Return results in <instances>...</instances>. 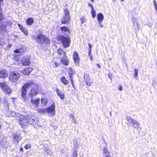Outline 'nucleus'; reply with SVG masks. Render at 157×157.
Instances as JSON below:
<instances>
[{
    "label": "nucleus",
    "instance_id": "1a4fd4ad",
    "mask_svg": "<svg viewBox=\"0 0 157 157\" xmlns=\"http://www.w3.org/2000/svg\"><path fill=\"white\" fill-rule=\"evenodd\" d=\"M60 38L64 48H66L70 46L71 42L68 37L63 36L61 37Z\"/></svg>",
    "mask_w": 157,
    "mask_h": 157
},
{
    "label": "nucleus",
    "instance_id": "5701e85b",
    "mask_svg": "<svg viewBox=\"0 0 157 157\" xmlns=\"http://www.w3.org/2000/svg\"><path fill=\"white\" fill-rule=\"evenodd\" d=\"M13 52L16 53V55H17L18 56H20L23 52V51L21 49H16L13 51Z\"/></svg>",
    "mask_w": 157,
    "mask_h": 157
},
{
    "label": "nucleus",
    "instance_id": "473e14b6",
    "mask_svg": "<svg viewBox=\"0 0 157 157\" xmlns=\"http://www.w3.org/2000/svg\"><path fill=\"white\" fill-rule=\"evenodd\" d=\"M6 27L5 25H1L0 27V30L1 31H6Z\"/></svg>",
    "mask_w": 157,
    "mask_h": 157
},
{
    "label": "nucleus",
    "instance_id": "ddd939ff",
    "mask_svg": "<svg viewBox=\"0 0 157 157\" xmlns=\"http://www.w3.org/2000/svg\"><path fill=\"white\" fill-rule=\"evenodd\" d=\"M23 65H28L29 64V57L25 56L22 59L21 61Z\"/></svg>",
    "mask_w": 157,
    "mask_h": 157
},
{
    "label": "nucleus",
    "instance_id": "20e7f679",
    "mask_svg": "<svg viewBox=\"0 0 157 157\" xmlns=\"http://www.w3.org/2000/svg\"><path fill=\"white\" fill-rule=\"evenodd\" d=\"M20 77V74L16 71H13L10 73L9 75V80L11 82H15Z\"/></svg>",
    "mask_w": 157,
    "mask_h": 157
},
{
    "label": "nucleus",
    "instance_id": "6e6552de",
    "mask_svg": "<svg viewBox=\"0 0 157 157\" xmlns=\"http://www.w3.org/2000/svg\"><path fill=\"white\" fill-rule=\"evenodd\" d=\"M20 124L23 127H26L29 124L28 120L27 117L22 115H21L19 119Z\"/></svg>",
    "mask_w": 157,
    "mask_h": 157
},
{
    "label": "nucleus",
    "instance_id": "a211bd4d",
    "mask_svg": "<svg viewBox=\"0 0 157 157\" xmlns=\"http://www.w3.org/2000/svg\"><path fill=\"white\" fill-rule=\"evenodd\" d=\"M104 19L103 14L101 13H99L97 14V19L98 22H102Z\"/></svg>",
    "mask_w": 157,
    "mask_h": 157
},
{
    "label": "nucleus",
    "instance_id": "bb28decb",
    "mask_svg": "<svg viewBox=\"0 0 157 157\" xmlns=\"http://www.w3.org/2000/svg\"><path fill=\"white\" fill-rule=\"evenodd\" d=\"M33 22V19L32 18H29L27 19L26 23L29 25H31Z\"/></svg>",
    "mask_w": 157,
    "mask_h": 157
},
{
    "label": "nucleus",
    "instance_id": "c03bdc74",
    "mask_svg": "<svg viewBox=\"0 0 157 157\" xmlns=\"http://www.w3.org/2000/svg\"><path fill=\"white\" fill-rule=\"evenodd\" d=\"M88 6H90L91 7V9H94V7L93 5L89 3L88 4Z\"/></svg>",
    "mask_w": 157,
    "mask_h": 157
},
{
    "label": "nucleus",
    "instance_id": "9d476101",
    "mask_svg": "<svg viewBox=\"0 0 157 157\" xmlns=\"http://www.w3.org/2000/svg\"><path fill=\"white\" fill-rule=\"evenodd\" d=\"M0 88L6 93L10 94L11 92L10 88L4 82L0 83Z\"/></svg>",
    "mask_w": 157,
    "mask_h": 157
},
{
    "label": "nucleus",
    "instance_id": "f257e3e1",
    "mask_svg": "<svg viewBox=\"0 0 157 157\" xmlns=\"http://www.w3.org/2000/svg\"><path fill=\"white\" fill-rule=\"evenodd\" d=\"M33 84V82L31 81L25 83L22 87L21 90V96L25 101H27L28 98L26 96L27 90L28 88L31 87Z\"/></svg>",
    "mask_w": 157,
    "mask_h": 157
},
{
    "label": "nucleus",
    "instance_id": "6ab92c4d",
    "mask_svg": "<svg viewBox=\"0 0 157 157\" xmlns=\"http://www.w3.org/2000/svg\"><path fill=\"white\" fill-rule=\"evenodd\" d=\"M61 59V63L65 65H67L69 63V62L68 61V59L65 56L62 57Z\"/></svg>",
    "mask_w": 157,
    "mask_h": 157
},
{
    "label": "nucleus",
    "instance_id": "5fc2aeb1",
    "mask_svg": "<svg viewBox=\"0 0 157 157\" xmlns=\"http://www.w3.org/2000/svg\"><path fill=\"white\" fill-rule=\"evenodd\" d=\"M90 59L92 60H93V57L92 55H90Z\"/></svg>",
    "mask_w": 157,
    "mask_h": 157
},
{
    "label": "nucleus",
    "instance_id": "864d4df0",
    "mask_svg": "<svg viewBox=\"0 0 157 157\" xmlns=\"http://www.w3.org/2000/svg\"><path fill=\"white\" fill-rule=\"evenodd\" d=\"M12 46V45L10 44H9L8 45V47L9 48H10Z\"/></svg>",
    "mask_w": 157,
    "mask_h": 157
},
{
    "label": "nucleus",
    "instance_id": "a878e982",
    "mask_svg": "<svg viewBox=\"0 0 157 157\" xmlns=\"http://www.w3.org/2000/svg\"><path fill=\"white\" fill-rule=\"evenodd\" d=\"M41 103L43 106H45L47 102L48 99L45 97L42 98H41Z\"/></svg>",
    "mask_w": 157,
    "mask_h": 157
},
{
    "label": "nucleus",
    "instance_id": "4be33fe9",
    "mask_svg": "<svg viewBox=\"0 0 157 157\" xmlns=\"http://www.w3.org/2000/svg\"><path fill=\"white\" fill-rule=\"evenodd\" d=\"M8 75V74L4 71H0V78H4L6 77Z\"/></svg>",
    "mask_w": 157,
    "mask_h": 157
},
{
    "label": "nucleus",
    "instance_id": "4d7b16f0",
    "mask_svg": "<svg viewBox=\"0 0 157 157\" xmlns=\"http://www.w3.org/2000/svg\"><path fill=\"white\" fill-rule=\"evenodd\" d=\"M92 2H94V0H90Z\"/></svg>",
    "mask_w": 157,
    "mask_h": 157
},
{
    "label": "nucleus",
    "instance_id": "c9c22d12",
    "mask_svg": "<svg viewBox=\"0 0 157 157\" xmlns=\"http://www.w3.org/2000/svg\"><path fill=\"white\" fill-rule=\"evenodd\" d=\"M103 155L104 154L108 152L109 151H108V150L106 147H103Z\"/></svg>",
    "mask_w": 157,
    "mask_h": 157
},
{
    "label": "nucleus",
    "instance_id": "39448f33",
    "mask_svg": "<svg viewBox=\"0 0 157 157\" xmlns=\"http://www.w3.org/2000/svg\"><path fill=\"white\" fill-rule=\"evenodd\" d=\"M127 120L128 124L134 128L138 129L139 128L140 124L137 122L132 119L130 117H127L126 118Z\"/></svg>",
    "mask_w": 157,
    "mask_h": 157
},
{
    "label": "nucleus",
    "instance_id": "2f4dec72",
    "mask_svg": "<svg viewBox=\"0 0 157 157\" xmlns=\"http://www.w3.org/2000/svg\"><path fill=\"white\" fill-rule=\"evenodd\" d=\"M86 19L85 16H82L80 18V21L81 22V24H82L86 21Z\"/></svg>",
    "mask_w": 157,
    "mask_h": 157
},
{
    "label": "nucleus",
    "instance_id": "f8f14e48",
    "mask_svg": "<svg viewBox=\"0 0 157 157\" xmlns=\"http://www.w3.org/2000/svg\"><path fill=\"white\" fill-rule=\"evenodd\" d=\"M68 72L70 80L71 81L73 87L75 88L72 77V75L75 74L74 70L72 68H70L69 69Z\"/></svg>",
    "mask_w": 157,
    "mask_h": 157
},
{
    "label": "nucleus",
    "instance_id": "79ce46f5",
    "mask_svg": "<svg viewBox=\"0 0 157 157\" xmlns=\"http://www.w3.org/2000/svg\"><path fill=\"white\" fill-rule=\"evenodd\" d=\"M135 77H136L138 75V71L137 69H135L134 70Z\"/></svg>",
    "mask_w": 157,
    "mask_h": 157
},
{
    "label": "nucleus",
    "instance_id": "aec40b11",
    "mask_svg": "<svg viewBox=\"0 0 157 157\" xmlns=\"http://www.w3.org/2000/svg\"><path fill=\"white\" fill-rule=\"evenodd\" d=\"M18 25L21 30L22 32L25 35H28V33L26 29L24 27H23L22 25L19 24H18Z\"/></svg>",
    "mask_w": 157,
    "mask_h": 157
},
{
    "label": "nucleus",
    "instance_id": "6e6d98bb",
    "mask_svg": "<svg viewBox=\"0 0 157 157\" xmlns=\"http://www.w3.org/2000/svg\"><path fill=\"white\" fill-rule=\"evenodd\" d=\"M20 150L21 151H23V148L22 147H21L20 148Z\"/></svg>",
    "mask_w": 157,
    "mask_h": 157
},
{
    "label": "nucleus",
    "instance_id": "13d9d810",
    "mask_svg": "<svg viewBox=\"0 0 157 157\" xmlns=\"http://www.w3.org/2000/svg\"><path fill=\"white\" fill-rule=\"evenodd\" d=\"M1 125L0 124V128H1Z\"/></svg>",
    "mask_w": 157,
    "mask_h": 157
},
{
    "label": "nucleus",
    "instance_id": "58836bf2",
    "mask_svg": "<svg viewBox=\"0 0 157 157\" xmlns=\"http://www.w3.org/2000/svg\"><path fill=\"white\" fill-rule=\"evenodd\" d=\"M10 115L11 116H12L13 117H15L16 116V113L14 111H13L11 112L10 113Z\"/></svg>",
    "mask_w": 157,
    "mask_h": 157
},
{
    "label": "nucleus",
    "instance_id": "a19ab883",
    "mask_svg": "<svg viewBox=\"0 0 157 157\" xmlns=\"http://www.w3.org/2000/svg\"><path fill=\"white\" fill-rule=\"evenodd\" d=\"M3 18V15L2 13H0V23H1V22L2 21Z\"/></svg>",
    "mask_w": 157,
    "mask_h": 157
},
{
    "label": "nucleus",
    "instance_id": "7ed1b4c3",
    "mask_svg": "<svg viewBox=\"0 0 157 157\" xmlns=\"http://www.w3.org/2000/svg\"><path fill=\"white\" fill-rule=\"evenodd\" d=\"M32 87L31 90L29 91L28 93V96L32 98L34 96L37 94L39 92V86L36 83L33 82L32 85Z\"/></svg>",
    "mask_w": 157,
    "mask_h": 157
},
{
    "label": "nucleus",
    "instance_id": "4468645a",
    "mask_svg": "<svg viewBox=\"0 0 157 157\" xmlns=\"http://www.w3.org/2000/svg\"><path fill=\"white\" fill-rule=\"evenodd\" d=\"M40 101V99L39 98L35 99L32 98L31 99V102L32 104L36 107H37L39 105Z\"/></svg>",
    "mask_w": 157,
    "mask_h": 157
},
{
    "label": "nucleus",
    "instance_id": "a18cd8bd",
    "mask_svg": "<svg viewBox=\"0 0 157 157\" xmlns=\"http://www.w3.org/2000/svg\"><path fill=\"white\" fill-rule=\"evenodd\" d=\"M101 23V22H100V23L98 22V23L99 24L100 26V27L101 28H102L103 27V25Z\"/></svg>",
    "mask_w": 157,
    "mask_h": 157
},
{
    "label": "nucleus",
    "instance_id": "2eb2a0df",
    "mask_svg": "<svg viewBox=\"0 0 157 157\" xmlns=\"http://www.w3.org/2000/svg\"><path fill=\"white\" fill-rule=\"evenodd\" d=\"M27 120H28L29 124H32L35 122L36 119L35 117L33 115H29L27 117Z\"/></svg>",
    "mask_w": 157,
    "mask_h": 157
},
{
    "label": "nucleus",
    "instance_id": "7c9ffc66",
    "mask_svg": "<svg viewBox=\"0 0 157 157\" xmlns=\"http://www.w3.org/2000/svg\"><path fill=\"white\" fill-rule=\"evenodd\" d=\"M61 30L63 31L67 32L69 33V30L68 28L65 26H63L60 28Z\"/></svg>",
    "mask_w": 157,
    "mask_h": 157
},
{
    "label": "nucleus",
    "instance_id": "0eeeda50",
    "mask_svg": "<svg viewBox=\"0 0 157 157\" xmlns=\"http://www.w3.org/2000/svg\"><path fill=\"white\" fill-rule=\"evenodd\" d=\"M55 105L54 103L50 107L46 109V113L50 117H52L55 114L56 111L55 110Z\"/></svg>",
    "mask_w": 157,
    "mask_h": 157
},
{
    "label": "nucleus",
    "instance_id": "c85d7f7f",
    "mask_svg": "<svg viewBox=\"0 0 157 157\" xmlns=\"http://www.w3.org/2000/svg\"><path fill=\"white\" fill-rule=\"evenodd\" d=\"M86 84L89 86H91L93 81L92 80H90L88 78L85 79Z\"/></svg>",
    "mask_w": 157,
    "mask_h": 157
},
{
    "label": "nucleus",
    "instance_id": "603ef678",
    "mask_svg": "<svg viewBox=\"0 0 157 157\" xmlns=\"http://www.w3.org/2000/svg\"><path fill=\"white\" fill-rule=\"evenodd\" d=\"M97 65L98 68H101V66L99 64H97Z\"/></svg>",
    "mask_w": 157,
    "mask_h": 157
},
{
    "label": "nucleus",
    "instance_id": "cd10ccee",
    "mask_svg": "<svg viewBox=\"0 0 157 157\" xmlns=\"http://www.w3.org/2000/svg\"><path fill=\"white\" fill-rule=\"evenodd\" d=\"M37 111L38 113H40L42 114H44L46 113V109H37Z\"/></svg>",
    "mask_w": 157,
    "mask_h": 157
},
{
    "label": "nucleus",
    "instance_id": "412c9836",
    "mask_svg": "<svg viewBox=\"0 0 157 157\" xmlns=\"http://www.w3.org/2000/svg\"><path fill=\"white\" fill-rule=\"evenodd\" d=\"M32 70V68H28L25 69L22 72L25 75H29Z\"/></svg>",
    "mask_w": 157,
    "mask_h": 157
},
{
    "label": "nucleus",
    "instance_id": "72a5a7b5",
    "mask_svg": "<svg viewBox=\"0 0 157 157\" xmlns=\"http://www.w3.org/2000/svg\"><path fill=\"white\" fill-rule=\"evenodd\" d=\"M91 14L93 18H95L96 17V12L94 10V9H91Z\"/></svg>",
    "mask_w": 157,
    "mask_h": 157
},
{
    "label": "nucleus",
    "instance_id": "37998d69",
    "mask_svg": "<svg viewBox=\"0 0 157 157\" xmlns=\"http://www.w3.org/2000/svg\"><path fill=\"white\" fill-rule=\"evenodd\" d=\"M14 59L16 60L17 61H20V59L19 58H16V57H14Z\"/></svg>",
    "mask_w": 157,
    "mask_h": 157
},
{
    "label": "nucleus",
    "instance_id": "f03ea898",
    "mask_svg": "<svg viewBox=\"0 0 157 157\" xmlns=\"http://www.w3.org/2000/svg\"><path fill=\"white\" fill-rule=\"evenodd\" d=\"M36 41L40 43H48L49 42V39L45 36L42 34L36 35V37L34 38Z\"/></svg>",
    "mask_w": 157,
    "mask_h": 157
},
{
    "label": "nucleus",
    "instance_id": "4c0bfd02",
    "mask_svg": "<svg viewBox=\"0 0 157 157\" xmlns=\"http://www.w3.org/2000/svg\"><path fill=\"white\" fill-rule=\"evenodd\" d=\"M31 145L29 144H27L25 146V148L26 149H28L30 148Z\"/></svg>",
    "mask_w": 157,
    "mask_h": 157
},
{
    "label": "nucleus",
    "instance_id": "bf43d9fd",
    "mask_svg": "<svg viewBox=\"0 0 157 157\" xmlns=\"http://www.w3.org/2000/svg\"><path fill=\"white\" fill-rule=\"evenodd\" d=\"M121 1H124V0H121Z\"/></svg>",
    "mask_w": 157,
    "mask_h": 157
},
{
    "label": "nucleus",
    "instance_id": "c756f323",
    "mask_svg": "<svg viewBox=\"0 0 157 157\" xmlns=\"http://www.w3.org/2000/svg\"><path fill=\"white\" fill-rule=\"evenodd\" d=\"M44 151L49 155H52V152L49 149L48 147H45L44 148Z\"/></svg>",
    "mask_w": 157,
    "mask_h": 157
},
{
    "label": "nucleus",
    "instance_id": "052dcab7",
    "mask_svg": "<svg viewBox=\"0 0 157 157\" xmlns=\"http://www.w3.org/2000/svg\"><path fill=\"white\" fill-rule=\"evenodd\" d=\"M113 0L114 1H116V0Z\"/></svg>",
    "mask_w": 157,
    "mask_h": 157
},
{
    "label": "nucleus",
    "instance_id": "dca6fc26",
    "mask_svg": "<svg viewBox=\"0 0 157 157\" xmlns=\"http://www.w3.org/2000/svg\"><path fill=\"white\" fill-rule=\"evenodd\" d=\"M21 138V136L19 134L14 133L13 136V141L14 143H18Z\"/></svg>",
    "mask_w": 157,
    "mask_h": 157
},
{
    "label": "nucleus",
    "instance_id": "e433bc0d",
    "mask_svg": "<svg viewBox=\"0 0 157 157\" xmlns=\"http://www.w3.org/2000/svg\"><path fill=\"white\" fill-rule=\"evenodd\" d=\"M103 156L104 157H111L109 152L103 155Z\"/></svg>",
    "mask_w": 157,
    "mask_h": 157
},
{
    "label": "nucleus",
    "instance_id": "8fccbe9b",
    "mask_svg": "<svg viewBox=\"0 0 157 157\" xmlns=\"http://www.w3.org/2000/svg\"><path fill=\"white\" fill-rule=\"evenodd\" d=\"M154 4L155 6V8L157 7V6L156 3V2L155 0L154 1Z\"/></svg>",
    "mask_w": 157,
    "mask_h": 157
},
{
    "label": "nucleus",
    "instance_id": "f3484780",
    "mask_svg": "<svg viewBox=\"0 0 157 157\" xmlns=\"http://www.w3.org/2000/svg\"><path fill=\"white\" fill-rule=\"evenodd\" d=\"M56 91L57 95L60 97L61 99H63L65 98L64 94L60 91L59 89L57 88L56 90Z\"/></svg>",
    "mask_w": 157,
    "mask_h": 157
},
{
    "label": "nucleus",
    "instance_id": "49530a36",
    "mask_svg": "<svg viewBox=\"0 0 157 157\" xmlns=\"http://www.w3.org/2000/svg\"><path fill=\"white\" fill-rule=\"evenodd\" d=\"M119 90L120 91H121L122 90V87L121 86H120L119 88Z\"/></svg>",
    "mask_w": 157,
    "mask_h": 157
},
{
    "label": "nucleus",
    "instance_id": "ea45409f",
    "mask_svg": "<svg viewBox=\"0 0 157 157\" xmlns=\"http://www.w3.org/2000/svg\"><path fill=\"white\" fill-rule=\"evenodd\" d=\"M73 157H77V152L75 151L73 153Z\"/></svg>",
    "mask_w": 157,
    "mask_h": 157
},
{
    "label": "nucleus",
    "instance_id": "f704fd0d",
    "mask_svg": "<svg viewBox=\"0 0 157 157\" xmlns=\"http://www.w3.org/2000/svg\"><path fill=\"white\" fill-rule=\"evenodd\" d=\"M70 118L71 119L73 120L72 122H74L75 123H76V121L74 118V115L71 114L70 115Z\"/></svg>",
    "mask_w": 157,
    "mask_h": 157
},
{
    "label": "nucleus",
    "instance_id": "393cba45",
    "mask_svg": "<svg viewBox=\"0 0 157 157\" xmlns=\"http://www.w3.org/2000/svg\"><path fill=\"white\" fill-rule=\"evenodd\" d=\"M60 81L64 85H67L68 83V81L64 76H63L60 79Z\"/></svg>",
    "mask_w": 157,
    "mask_h": 157
},
{
    "label": "nucleus",
    "instance_id": "9b49d317",
    "mask_svg": "<svg viewBox=\"0 0 157 157\" xmlns=\"http://www.w3.org/2000/svg\"><path fill=\"white\" fill-rule=\"evenodd\" d=\"M73 59L76 66L79 65V58L77 52L75 51L73 54Z\"/></svg>",
    "mask_w": 157,
    "mask_h": 157
},
{
    "label": "nucleus",
    "instance_id": "b1692460",
    "mask_svg": "<svg viewBox=\"0 0 157 157\" xmlns=\"http://www.w3.org/2000/svg\"><path fill=\"white\" fill-rule=\"evenodd\" d=\"M58 54L62 57L66 56V53L61 49H59L57 50Z\"/></svg>",
    "mask_w": 157,
    "mask_h": 157
},
{
    "label": "nucleus",
    "instance_id": "3c124183",
    "mask_svg": "<svg viewBox=\"0 0 157 157\" xmlns=\"http://www.w3.org/2000/svg\"><path fill=\"white\" fill-rule=\"evenodd\" d=\"M91 49H89V54L90 55L91 53Z\"/></svg>",
    "mask_w": 157,
    "mask_h": 157
},
{
    "label": "nucleus",
    "instance_id": "09e8293b",
    "mask_svg": "<svg viewBox=\"0 0 157 157\" xmlns=\"http://www.w3.org/2000/svg\"><path fill=\"white\" fill-rule=\"evenodd\" d=\"M88 45H89V49H91V48L92 47V45L90 44H89Z\"/></svg>",
    "mask_w": 157,
    "mask_h": 157
},
{
    "label": "nucleus",
    "instance_id": "de8ad7c7",
    "mask_svg": "<svg viewBox=\"0 0 157 157\" xmlns=\"http://www.w3.org/2000/svg\"><path fill=\"white\" fill-rule=\"evenodd\" d=\"M55 65L56 67H57V66H58V65H59V63L55 62Z\"/></svg>",
    "mask_w": 157,
    "mask_h": 157
},
{
    "label": "nucleus",
    "instance_id": "423d86ee",
    "mask_svg": "<svg viewBox=\"0 0 157 157\" xmlns=\"http://www.w3.org/2000/svg\"><path fill=\"white\" fill-rule=\"evenodd\" d=\"M63 16L62 20V23L63 24L67 23L70 19L69 11L67 8L64 10Z\"/></svg>",
    "mask_w": 157,
    "mask_h": 157
}]
</instances>
